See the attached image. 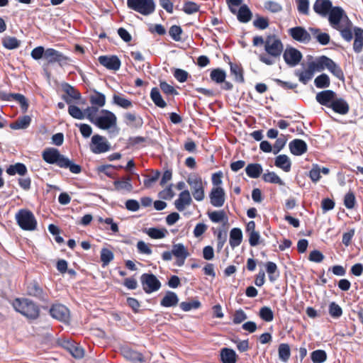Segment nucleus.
Segmentation results:
<instances>
[{
  "instance_id": "e433bc0d",
  "label": "nucleus",
  "mask_w": 363,
  "mask_h": 363,
  "mask_svg": "<svg viewBox=\"0 0 363 363\" xmlns=\"http://www.w3.org/2000/svg\"><path fill=\"white\" fill-rule=\"evenodd\" d=\"M150 98L155 106L164 108L167 106V103L162 99L160 90L157 87H153L150 91Z\"/></svg>"
},
{
  "instance_id": "a878e982",
  "label": "nucleus",
  "mask_w": 363,
  "mask_h": 363,
  "mask_svg": "<svg viewBox=\"0 0 363 363\" xmlns=\"http://www.w3.org/2000/svg\"><path fill=\"white\" fill-rule=\"evenodd\" d=\"M309 31L312 36L316 39L322 45H326L330 43V37L327 33H322L320 28H309Z\"/></svg>"
},
{
  "instance_id": "4468645a",
  "label": "nucleus",
  "mask_w": 363,
  "mask_h": 363,
  "mask_svg": "<svg viewBox=\"0 0 363 363\" xmlns=\"http://www.w3.org/2000/svg\"><path fill=\"white\" fill-rule=\"evenodd\" d=\"M91 150L95 154L106 152L110 150V145L106 138L99 135H94L91 138Z\"/></svg>"
},
{
  "instance_id": "4d7b16f0",
  "label": "nucleus",
  "mask_w": 363,
  "mask_h": 363,
  "mask_svg": "<svg viewBox=\"0 0 363 363\" xmlns=\"http://www.w3.org/2000/svg\"><path fill=\"white\" fill-rule=\"evenodd\" d=\"M68 113L74 118L82 120L85 118V109L81 110L75 105H69L68 106Z\"/></svg>"
},
{
  "instance_id": "20e7f679",
  "label": "nucleus",
  "mask_w": 363,
  "mask_h": 363,
  "mask_svg": "<svg viewBox=\"0 0 363 363\" xmlns=\"http://www.w3.org/2000/svg\"><path fill=\"white\" fill-rule=\"evenodd\" d=\"M14 309L28 320H36L40 315V308L28 298H16L13 303Z\"/></svg>"
},
{
  "instance_id": "aec40b11",
  "label": "nucleus",
  "mask_w": 363,
  "mask_h": 363,
  "mask_svg": "<svg viewBox=\"0 0 363 363\" xmlns=\"http://www.w3.org/2000/svg\"><path fill=\"white\" fill-rule=\"evenodd\" d=\"M124 123L133 128H140L143 125V118L134 112H127L123 115Z\"/></svg>"
},
{
  "instance_id": "4be33fe9",
  "label": "nucleus",
  "mask_w": 363,
  "mask_h": 363,
  "mask_svg": "<svg viewBox=\"0 0 363 363\" xmlns=\"http://www.w3.org/2000/svg\"><path fill=\"white\" fill-rule=\"evenodd\" d=\"M62 90L66 93L67 96H63L62 99L65 101L67 104H71L72 99L79 100L81 99L82 95L80 92L75 89L74 86L68 83L62 84Z\"/></svg>"
},
{
  "instance_id": "c9c22d12",
  "label": "nucleus",
  "mask_w": 363,
  "mask_h": 363,
  "mask_svg": "<svg viewBox=\"0 0 363 363\" xmlns=\"http://www.w3.org/2000/svg\"><path fill=\"white\" fill-rule=\"evenodd\" d=\"M235 14H237L238 20L241 23H247L252 17V13L250 9L245 4L241 6L238 11H236Z\"/></svg>"
},
{
  "instance_id": "2f4dec72",
  "label": "nucleus",
  "mask_w": 363,
  "mask_h": 363,
  "mask_svg": "<svg viewBox=\"0 0 363 363\" xmlns=\"http://www.w3.org/2000/svg\"><path fill=\"white\" fill-rule=\"evenodd\" d=\"M327 57L325 55L320 56L316 60L308 62V68L314 74L315 72H320L325 68Z\"/></svg>"
},
{
  "instance_id": "13d9d810",
  "label": "nucleus",
  "mask_w": 363,
  "mask_h": 363,
  "mask_svg": "<svg viewBox=\"0 0 363 363\" xmlns=\"http://www.w3.org/2000/svg\"><path fill=\"white\" fill-rule=\"evenodd\" d=\"M260 318L266 322H271L274 319V313L272 309L267 306H263L259 312Z\"/></svg>"
},
{
  "instance_id": "680f3d73",
  "label": "nucleus",
  "mask_w": 363,
  "mask_h": 363,
  "mask_svg": "<svg viewBox=\"0 0 363 363\" xmlns=\"http://www.w3.org/2000/svg\"><path fill=\"white\" fill-rule=\"evenodd\" d=\"M113 100L114 104L123 108H128L133 106L132 101L130 100L122 97L119 95L114 94Z\"/></svg>"
},
{
  "instance_id": "6e6552de",
  "label": "nucleus",
  "mask_w": 363,
  "mask_h": 363,
  "mask_svg": "<svg viewBox=\"0 0 363 363\" xmlns=\"http://www.w3.org/2000/svg\"><path fill=\"white\" fill-rule=\"evenodd\" d=\"M100 113L101 116H98L93 124L102 130H108L116 126L117 118L113 112L102 109Z\"/></svg>"
},
{
  "instance_id": "3c124183",
  "label": "nucleus",
  "mask_w": 363,
  "mask_h": 363,
  "mask_svg": "<svg viewBox=\"0 0 363 363\" xmlns=\"http://www.w3.org/2000/svg\"><path fill=\"white\" fill-rule=\"evenodd\" d=\"M314 84L318 89L328 88L330 84V78L326 74H321L315 79Z\"/></svg>"
},
{
  "instance_id": "ea45409f",
  "label": "nucleus",
  "mask_w": 363,
  "mask_h": 363,
  "mask_svg": "<svg viewBox=\"0 0 363 363\" xmlns=\"http://www.w3.org/2000/svg\"><path fill=\"white\" fill-rule=\"evenodd\" d=\"M28 172L26 166L23 164L18 162L15 164L10 165L6 169V173L9 175H15L18 174L21 176H24Z\"/></svg>"
},
{
  "instance_id": "b1692460",
  "label": "nucleus",
  "mask_w": 363,
  "mask_h": 363,
  "mask_svg": "<svg viewBox=\"0 0 363 363\" xmlns=\"http://www.w3.org/2000/svg\"><path fill=\"white\" fill-rule=\"evenodd\" d=\"M289 149L294 155H302L307 152V145L301 139H294L289 143Z\"/></svg>"
},
{
  "instance_id": "79ce46f5",
  "label": "nucleus",
  "mask_w": 363,
  "mask_h": 363,
  "mask_svg": "<svg viewBox=\"0 0 363 363\" xmlns=\"http://www.w3.org/2000/svg\"><path fill=\"white\" fill-rule=\"evenodd\" d=\"M265 267L269 281L274 282L279 276L277 265L273 262H267Z\"/></svg>"
},
{
  "instance_id": "774afa93",
  "label": "nucleus",
  "mask_w": 363,
  "mask_h": 363,
  "mask_svg": "<svg viewBox=\"0 0 363 363\" xmlns=\"http://www.w3.org/2000/svg\"><path fill=\"white\" fill-rule=\"evenodd\" d=\"M160 87L162 92L166 95H177L178 91L167 82L163 81L160 82Z\"/></svg>"
},
{
  "instance_id": "052dcab7",
  "label": "nucleus",
  "mask_w": 363,
  "mask_h": 363,
  "mask_svg": "<svg viewBox=\"0 0 363 363\" xmlns=\"http://www.w3.org/2000/svg\"><path fill=\"white\" fill-rule=\"evenodd\" d=\"M328 312L333 318H339L342 315V308L335 302H331L329 304Z\"/></svg>"
},
{
  "instance_id": "58836bf2",
  "label": "nucleus",
  "mask_w": 363,
  "mask_h": 363,
  "mask_svg": "<svg viewBox=\"0 0 363 363\" xmlns=\"http://www.w3.org/2000/svg\"><path fill=\"white\" fill-rule=\"evenodd\" d=\"M89 102L91 105L103 107L106 104V96L104 94L94 90L93 94H91L89 96Z\"/></svg>"
},
{
  "instance_id": "bb28decb",
  "label": "nucleus",
  "mask_w": 363,
  "mask_h": 363,
  "mask_svg": "<svg viewBox=\"0 0 363 363\" xmlns=\"http://www.w3.org/2000/svg\"><path fill=\"white\" fill-rule=\"evenodd\" d=\"M179 298L176 293L168 291L160 301V305L163 307H174L178 304Z\"/></svg>"
},
{
  "instance_id": "c03bdc74",
  "label": "nucleus",
  "mask_w": 363,
  "mask_h": 363,
  "mask_svg": "<svg viewBox=\"0 0 363 363\" xmlns=\"http://www.w3.org/2000/svg\"><path fill=\"white\" fill-rule=\"evenodd\" d=\"M207 215L209 218V219L213 222V223H220V222H223V221H227L228 220V217L226 216V213L225 212L222 210V211H208L207 213Z\"/></svg>"
},
{
  "instance_id": "393cba45",
  "label": "nucleus",
  "mask_w": 363,
  "mask_h": 363,
  "mask_svg": "<svg viewBox=\"0 0 363 363\" xmlns=\"http://www.w3.org/2000/svg\"><path fill=\"white\" fill-rule=\"evenodd\" d=\"M335 113L345 115L349 112L350 106L347 102L342 98L334 99L330 106Z\"/></svg>"
},
{
  "instance_id": "e2e57ef3",
  "label": "nucleus",
  "mask_w": 363,
  "mask_h": 363,
  "mask_svg": "<svg viewBox=\"0 0 363 363\" xmlns=\"http://www.w3.org/2000/svg\"><path fill=\"white\" fill-rule=\"evenodd\" d=\"M199 5L194 1H185L183 6V11L186 14H192L199 11Z\"/></svg>"
},
{
  "instance_id": "39448f33",
  "label": "nucleus",
  "mask_w": 363,
  "mask_h": 363,
  "mask_svg": "<svg viewBox=\"0 0 363 363\" xmlns=\"http://www.w3.org/2000/svg\"><path fill=\"white\" fill-rule=\"evenodd\" d=\"M15 219L18 225L23 230L33 231L36 230L38 222L33 213L28 208L19 209Z\"/></svg>"
},
{
  "instance_id": "f3484780",
  "label": "nucleus",
  "mask_w": 363,
  "mask_h": 363,
  "mask_svg": "<svg viewBox=\"0 0 363 363\" xmlns=\"http://www.w3.org/2000/svg\"><path fill=\"white\" fill-rule=\"evenodd\" d=\"M283 57L288 65L294 67L301 62L302 54L298 50L291 47L284 50Z\"/></svg>"
},
{
  "instance_id": "0e129e2a",
  "label": "nucleus",
  "mask_w": 363,
  "mask_h": 363,
  "mask_svg": "<svg viewBox=\"0 0 363 363\" xmlns=\"http://www.w3.org/2000/svg\"><path fill=\"white\" fill-rule=\"evenodd\" d=\"M201 303L199 301H183L179 304L181 309L184 311H189L191 309L199 308Z\"/></svg>"
},
{
  "instance_id": "7c9ffc66",
  "label": "nucleus",
  "mask_w": 363,
  "mask_h": 363,
  "mask_svg": "<svg viewBox=\"0 0 363 363\" xmlns=\"http://www.w3.org/2000/svg\"><path fill=\"white\" fill-rule=\"evenodd\" d=\"M263 169L259 163H250L245 167L247 175L252 179H257L262 174Z\"/></svg>"
},
{
  "instance_id": "dca6fc26",
  "label": "nucleus",
  "mask_w": 363,
  "mask_h": 363,
  "mask_svg": "<svg viewBox=\"0 0 363 363\" xmlns=\"http://www.w3.org/2000/svg\"><path fill=\"white\" fill-rule=\"evenodd\" d=\"M288 33L294 40L298 42L306 44L311 40V33L302 26L291 28L289 29Z\"/></svg>"
},
{
  "instance_id": "4c0bfd02",
  "label": "nucleus",
  "mask_w": 363,
  "mask_h": 363,
  "mask_svg": "<svg viewBox=\"0 0 363 363\" xmlns=\"http://www.w3.org/2000/svg\"><path fill=\"white\" fill-rule=\"evenodd\" d=\"M144 233H145L152 239H162L168 233L167 229L157 228H145L144 230Z\"/></svg>"
},
{
  "instance_id": "0eeeda50",
  "label": "nucleus",
  "mask_w": 363,
  "mask_h": 363,
  "mask_svg": "<svg viewBox=\"0 0 363 363\" xmlns=\"http://www.w3.org/2000/svg\"><path fill=\"white\" fill-rule=\"evenodd\" d=\"M127 6L143 16H149L155 10L153 0H127Z\"/></svg>"
},
{
  "instance_id": "49530a36",
  "label": "nucleus",
  "mask_w": 363,
  "mask_h": 363,
  "mask_svg": "<svg viewBox=\"0 0 363 363\" xmlns=\"http://www.w3.org/2000/svg\"><path fill=\"white\" fill-rule=\"evenodd\" d=\"M210 77L213 82L217 84H220L225 81L226 73L222 69L216 68L211 72Z\"/></svg>"
},
{
  "instance_id": "5fc2aeb1",
  "label": "nucleus",
  "mask_w": 363,
  "mask_h": 363,
  "mask_svg": "<svg viewBox=\"0 0 363 363\" xmlns=\"http://www.w3.org/2000/svg\"><path fill=\"white\" fill-rule=\"evenodd\" d=\"M264 8L273 13H279L283 9L282 6L279 3L272 0L266 1L264 3Z\"/></svg>"
},
{
  "instance_id": "603ef678",
  "label": "nucleus",
  "mask_w": 363,
  "mask_h": 363,
  "mask_svg": "<svg viewBox=\"0 0 363 363\" xmlns=\"http://www.w3.org/2000/svg\"><path fill=\"white\" fill-rule=\"evenodd\" d=\"M311 359L313 363H323L327 359V353L323 350H316L311 352Z\"/></svg>"
},
{
  "instance_id": "6e6d98bb",
  "label": "nucleus",
  "mask_w": 363,
  "mask_h": 363,
  "mask_svg": "<svg viewBox=\"0 0 363 363\" xmlns=\"http://www.w3.org/2000/svg\"><path fill=\"white\" fill-rule=\"evenodd\" d=\"M313 73L307 67L306 69L302 71H296V76L303 84H306L313 77Z\"/></svg>"
},
{
  "instance_id": "5701e85b",
  "label": "nucleus",
  "mask_w": 363,
  "mask_h": 363,
  "mask_svg": "<svg viewBox=\"0 0 363 363\" xmlns=\"http://www.w3.org/2000/svg\"><path fill=\"white\" fill-rule=\"evenodd\" d=\"M191 202L192 199L189 191L184 190L179 194V198L174 201V205L179 211H183Z\"/></svg>"
},
{
  "instance_id": "f03ea898",
  "label": "nucleus",
  "mask_w": 363,
  "mask_h": 363,
  "mask_svg": "<svg viewBox=\"0 0 363 363\" xmlns=\"http://www.w3.org/2000/svg\"><path fill=\"white\" fill-rule=\"evenodd\" d=\"M30 55L35 60H39L43 57L47 65L57 63L62 67L69 65L72 62L70 57L65 55L62 52L51 48L45 49L43 46H38L33 49Z\"/></svg>"
},
{
  "instance_id": "9d476101",
  "label": "nucleus",
  "mask_w": 363,
  "mask_h": 363,
  "mask_svg": "<svg viewBox=\"0 0 363 363\" xmlns=\"http://www.w3.org/2000/svg\"><path fill=\"white\" fill-rule=\"evenodd\" d=\"M264 50L271 57H279L283 52L284 45L278 37L271 35L266 38Z\"/></svg>"
},
{
  "instance_id": "f8f14e48",
  "label": "nucleus",
  "mask_w": 363,
  "mask_h": 363,
  "mask_svg": "<svg viewBox=\"0 0 363 363\" xmlns=\"http://www.w3.org/2000/svg\"><path fill=\"white\" fill-rule=\"evenodd\" d=\"M60 345L68 351L71 355L76 359H81L84 355V349L74 341L71 340H62Z\"/></svg>"
},
{
  "instance_id": "8fccbe9b",
  "label": "nucleus",
  "mask_w": 363,
  "mask_h": 363,
  "mask_svg": "<svg viewBox=\"0 0 363 363\" xmlns=\"http://www.w3.org/2000/svg\"><path fill=\"white\" fill-rule=\"evenodd\" d=\"M125 357L134 362H145V357L143 354L139 352L128 350L125 351Z\"/></svg>"
},
{
  "instance_id": "423d86ee",
  "label": "nucleus",
  "mask_w": 363,
  "mask_h": 363,
  "mask_svg": "<svg viewBox=\"0 0 363 363\" xmlns=\"http://www.w3.org/2000/svg\"><path fill=\"white\" fill-rule=\"evenodd\" d=\"M173 255L176 257L175 265L182 267L184 264L186 259L189 256V252L182 243L174 244L172 245L171 251L162 252V258L164 261H170Z\"/></svg>"
},
{
  "instance_id": "a19ab883",
  "label": "nucleus",
  "mask_w": 363,
  "mask_h": 363,
  "mask_svg": "<svg viewBox=\"0 0 363 363\" xmlns=\"http://www.w3.org/2000/svg\"><path fill=\"white\" fill-rule=\"evenodd\" d=\"M115 189L117 191L125 190L127 191H131L133 189V185L130 183V177H123L121 180H116L113 182Z\"/></svg>"
},
{
  "instance_id": "a211bd4d",
  "label": "nucleus",
  "mask_w": 363,
  "mask_h": 363,
  "mask_svg": "<svg viewBox=\"0 0 363 363\" xmlns=\"http://www.w3.org/2000/svg\"><path fill=\"white\" fill-rule=\"evenodd\" d=\"M99 62L108 69L117 71L120 69L121 62L116 55H101L98 58Z\"/></svg>"
},
{
  "instance_id": "1a4fd4ad",
  "label": "nucleus",
  "mask_w": 363,
  "mask_h": 363,
  "mask_svg": "<svg viewBox=\"0 0 363 363\" xmlns=\"http://www.w3.org/2000/svg\"><path fill=\"white\" fill-rule=\"evenodd\" d=\"M186 182L190 186L194 199L197 201H203L205 197V193L201 177L197 174L191 175L188 177Z\"/></svg>"
},
{
  "instance_id": "37998d69",
  "label": "nucleus",
  "mask_w": 363,
  "mask_h": 363,
  "mask_svg": "<svg viewBox=\"0 0 363 363\" xmlns=\"http://www.w3.org/2000/svg\"><path fill=\"white\" fill-rule=\"evenodd\" d=\"M31 118L29 116L19 117L14 123L10 125L12 129H24L30 123Z\"/></svg>"
},
{
  "instance_id": "f704fd0d",
  "label": "nucleus",
  "mask_w": 363,
  "mask_h": 363,
  "mask_svg": "<svg viewBox=\"0 0 363 363\" xmlns=\"http://www.w3.org/2000/svg\"><path fill=\"white\" fill-rule=\"evenodd\" d=\"M242 240V230L238 228H233L230 232L229 242L230 246L234 248L240 245Z\"/></svg>"
},
{
  "instance_id": "6ab92c4d",
  "label": "nucleus",
  "mask_w": 363,
  "mask_h": 363,
  "mask_svg": "<svg viewBox=\"0 0 363 363\" xmlns=\"http://www.w3.org/2000/svg\"><path fill=\"white\" fill-rule=\"evenodd\" d=\"M211 203L214 207H221L223 206L225 199V191L220 186L213 187L209 195Z\"/></svg>"
},
{
  "instance_id": "69168bd1",
  "label": "nucleus",
  "mask_w": 363,
  "mask_h": 363,
  "mask_svg": "<svg viewBox=\"0 0 363 363\" xmlns=\"http://www.w3.org/2000/svg\"><path fill=\"white\" fill-rule=\"evenodd\" d=\"M183 30L179 26L173 25L169 28V34L171 38L177 42L181 41Z\"/></svg>"
},
{
  "instance_id": "473e14b6",
  "label": "nucleus",
  "mask_w": 363,
  "mask_h": 363,
  "mask_svg": "<svg viewBox=\"0 0 363 363\" xmlns=\"http://www.w3.org/2000/svg\"><path fill=\"white\" fill-rule=\"evenodd\" d=\"M237 354L233 349L224 347L220 350L222 363H236Z\"/></svg>"
},
{
  "instance_id": "412c9836",
  "label": "nucleus",
  "mask_w": 363,
  "mask_h": 363,
  "mask_svg": "<svg viewBox=\"0 0 363 363\" xmlns=\"http://www.w3.org/2000/svg\"><path fill=\"white\" fill-rule=\"evenodd\" d=\"M335 97V92L328 89L318 92L315 96V99L320 105L330 108Z\"/></svg>"
},
{
  "instance_id": "09e8293b",
  "label": "nucleus",
  "mask_w": 363,
  "mask_h": 363,
  "mask_svg": "<svg viewBox=\"0 0 363 363\" xmlns=\"http://www.w3.org/2000/svg\"><path fill=\"white\" fill-rule=\"evenodd\" d=\"M262 179L264 182L271 184H277L283 185L284 182L281 178L274 172H267L263 174Z\"/></svg>"
},
{
  "instance_id": "f257e3e1",
  "label": "nucleus",
  "mask_w": 363,
  "mask_h": 363,
  "mask_svg": "<svg viewBox=\"0 0 363 363\" xmlns=\"http://www.w3.org/2000/svg\"><path fill=\"white\" fill-rule=\"evenodd\" d=\"M313 8L319 16H328L330 26L338 30L345 40L350 42L352 40V23L342 8L333 6L330 0H315Z\"/></svg>"
},
{
  "instance_id": "c85d7f7f",
  "label": "nucleus",
  "mask_w": 363,
  "mask_h": 363,
  "mask_svg": "<svg viewBox=\"0 0 363 363\" xmlns=\"http://www.w3.org/2000/svg\"><path fill=\"white\" fill-rule=\"evenodd\" d=\"M230 74L234 76V79L239 84H243L245 82L244 71L240 65L230 62Z\"/></svg>"
},
{
  "instance_id": "338daca9",
  "label": "nucleus",
  "mask_w": 363,
  "mask_h": 363,
  "mask_svg": "<svg viewBox=\"0 0 363 363\" xmlns=\"http://www.w3.org/2000/svg\"><path fill=\"white\" fill-rule=\"evenodd\" d=\"M356 203V199L354 194L350 191H348L345 197H344V205L348 209H352L354 207Z\"/></svg>"
},
{
  "instance_id": "c756f323",
  "label": "nucleus",
  "mask_w": 363,
  "mask_h": 363,
  "mask_svg": "<svg viewBox=\"0 0 363 363\" xmlns=\"http://www.w3.org/2000/svg\"><path fill=\"white\" fill-rule=\"evenodd\" d=\"M325 68H327L337 79H344V73L341 67L328 57L326 58Z\"/></svg>"
},
{
  "instance_id": "bf43d9fd",
  "label": "nucleus",
  "mask_w": 363,
  "mask_h": 363,
  "mask_svg": "<svg viewBox=\"0 0 363 363\" xmlns=\"http://www.w3.org/2000/svg\"><path fill=\"white\" fill-rule=\"evenodd\" d=\"M100 107H98L95 105H91V106H89L85 109V117L91 123H94V120L98 118L96 116L99 109Z\"/></svg>"
},
{
  "instance_id": "72a5a7b5",
  "label": "nucleus",
  "mask_w": 363,
  "mask_h": 363,
  "mask_svg": "<svg viewBox=\"0 0 363 363\" xmlns=\"http://www.w3.org/2000/svg\"><path fill=\"white\" fill-rule=\"evenodd\" d=\"M274 164L276 167L283 169L286 172L291 170V162L286 155H279L275 158Z\"/></svg>"
},
{
  "instance_id": "ddd939ff",
  "label": "nucleus",
  "mask_w": 363,
  "mask_h": 363,
  "mask_svg": "<svg viewBox=\"0 0 363 363\" xmlns=\"http://www.w3.org/2000/svg\"><path fill=\"white\" fill-rule=\"evenodd\" d=\"M26 292L28 296L35 297L42 301H47L48 299V294L36 281H32L27 284Z\"/></svg>"
},
{
  "instance_id": "864d4df0",
  "label": "nucleus",
  "mask_w": 363,
  "mask_h": 363,
  "mask_svg": "<svg viewBox=\"0 0 363 363\" xmlns=\"http://www.w3.org/2000/svg\"><path fill=\"white\" fill-rule=\"evenodd\" d=\"M2 44L4 48L9 50H13L18 48L21 43L16 37L8 36L3 38Z\"/></svg>"
},
{
  "instance_id": "cd10ccee",
  "label": "nucleus",
  "mask_w": 363,
  "mask_h": 363,
  "mask_svg": "<svg viewBox=\"0 0 363 363\" xmlns=\"http://www.w3.org/2000/svg\"><path fill=\"white\" fill-rule=\"evenodd\" d=\"M353 30L354 35L353 49L355 52L359 53L363 49V29L359 27H354Z\"/></svg>"
},
{
  "instance_id": "9b49d317",
  "label": "nucleus",
  "mask_w": 363,
  "mask_h": 363,
  "mask_svg": "<svg viewBox=\"0 0 363 363\" xmlns=\"http://www.w3.org/2000/svg\"><path fill=\"white\" fill-rule=\"evenodd\" d=\"M140 282L144 291L151 294L158 291L161 287V282L155 275L151 273H144L140 277Z\"/></svg>"
},
{
  "instance_id": "a18cd8bd",
  "label": "nucleus",
  "mask_w": 363,
  "mask_h": 363,
  "mask_svg": "<svg viewBox=\"0 0 363 363\" xmlns=\"http://www.w3.org/2000/svg\"><path fill=\"white\" fill-rule=\"evenodd\" d=\"M279 358L284 362H286L291 356L290 347L287 343H281L278 347Z\"/></svg>"
},
{
  "instance_id": "7ed1b4c3",
  "label": "nucleus",
  "mask_w": 363,
  "mask_h": 363,
  "mask_svg": "<svg viewBox=\"0 0 363 363\" xmlns=\"http://www.w3.org/2000/svg\"><path fill=\"white\" fill-rule=\"evenodd\" d=\"M43 160L50 164H56L60 168L69 169L73 174L82 172V167L74 164L72 160L62 155L60 151L54 147H47L42 152Z\"/></svg>"
},
{
  "instance_id": "de8ad7c7",
  "label": "nucleus",
  "mask_w": 363,
  "mask_h": 363,
  "mask_svg": "<svg viewBox=\"0 0 363 363\" xmlns=\"http://www.w3.org/2000/svg\"><path fill=\"white\" fill-rule=\"evenodd\" d=\"M100 258L102 262V267H105L113 259L114 255L111 250L104 247L101 250Z\"/></svg>"
},
{
  "instance_id": "2eb2a0df",
  "label": "nucleus",
  "mask_w": 363,
  "mask_h": 363,
  "mask_svg": "<svg viewBox=\"0 0 363 363\" xmlns=\"http://www.w3.org/2000/svg\"><path fill=\"white\" fill-rule=\"evenodd\" d=\"M51 316L62 322H68L69 320V309L61 303L53 304L50 309Z\"/></svg>"
}]
</instances>
